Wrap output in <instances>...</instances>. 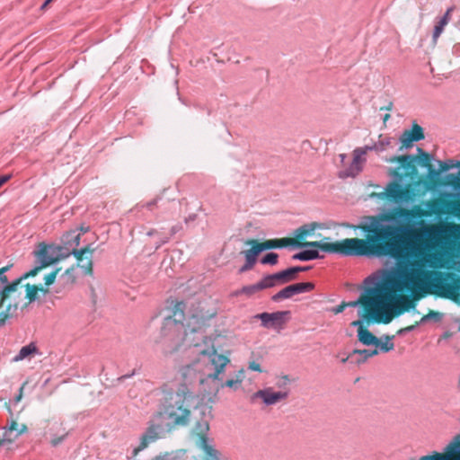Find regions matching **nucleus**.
<instances>
[{"mask_svg": "<svg viewBox=\"0 0 460 460\" xmlns=\"http://www.w3.org/2000/svg\"><path fill=\"white\" fill-rule=\"evenodd\" d=\"M292 243H296L291 240V237H285L280 239H270L264 242H260L262 252L270 249L283 248L292 245Z\"/></svg>", "mask_w": 460, "mask_h": 460, "instance_id": "25", "label": "nucleus"}, {"mask_svg": "<svg viewBox=\"0 0 460 460\" xmlns=\"http://www.w3.org/2000/svg\"><path fill=\"white\" fill-rule=\"evenodd\" d=\"M81 234L75 230L67 232L62 237V243L64 249L66 250V255L72 254L76 259V264L66 270L62 277H66L70 283L75 282V278L72 276L75 267L81 268L85 275L92 276L93 273V254L94 249L90 245L84 248L77 249L80 244Z\"/></svg>", "mask_w": 460, "mask_h": 460, "instance_id": "7", "label": "nucleus"}, {"mask_svg": "<svg viewBox=\"0 0 460 460\" xmlns=\"http://www.w3.org/2000/svg\"><path fill=\"white\" fill-rule=\"evenodd\" d=\"M169 315L164 318L158 341L164 355H172L195 348L196 353L202 357L199 362L209 363L213 371L207 374L208 378L222 380V374L230 363V358L217 353L214 346L201 349L207 343V329L211 320L217 314V307L208 300L197 301L191 305L185 320V305L176 302Z\"/></svg>", "mask_w": 460, "mask_h": 460, "instance_id": "2", "label": "nucleus"}, {"mask_svg": "<svg viewBox=\"0 0 460 460\" xmlns=\"http://www.w3.org/2000/svg\"><path fill=\"white\" fill-rule=\"evenodd\" d=\"M5 440L4 438H0V447L4 444Z\"/></svg>", "mask_w": 460, "mask_h": 460, "instance_id": "50", "label": "nucleus"}, {"mask_svg": "<svg viewBox=\"0 0 460 460\" xmlns=\"http://www.w3.org/2000/svg\"><path fill=\"white\" fill-rule=\"evenodd\" d=\"M260 291H261V290L259 286V283H256L253 285L244 286L241 289L234 291V296L244 295L246 296H252Z\"/></svg>", "mask_w": 460, "mask_h": 460, "instance_id": "33", "label": "nucleus"}, {"mask_svg": "<svg viewBox=\"0 0 460 460\" xmlns=\"http://www.w3.org/2000/svg\"><path fill=\"white\" fill-rule=\"evenodd\" d=\"M393 108V102H389V104L385 107H381L380 110L383 111V110H386V111H391Z\"/></svg>", "mask_w": 460, "mask_h": 460, "instance_id": "46", "label": "nucleus"}, {"mask_svg": "<svg viewBox=\"0 0 460 460\" xmlns=\"http://www.w3.org/2000/svg\"><path fill=\"white\" fill-rule=\"evenodd\" d=\"M439 315H440V314H439V313L435 312V311H433V310H429V312L427 314L423 315V316L421 317V319H420L419 322H416V323H415L414 324H412V325H410V326L404 327V328H402V329H400V330L397 332V333H398V334H401V333H402V332H411V331H412V330H413L417 325H419L420 323H424V322L428 321V320H429V319H430V318H438H438H439Z\"/></svg>", "mask_w": 460, "mask_h": 460, "instance_id": "31", "label": "nucleus"}, {"mask_svg": "<svg viewBox=\"0 0 460 460\" xmlns=\"http://www.w3.org/2000/svg\"><path fill=\"white\" fill-rule=\"evenodd\" d=\"M248 368L252 371H256V372H260V373L262 372V369L261 368V365L255 361L250 362L248 365Z\"/></svg>", "mask_w": 460, "mask_h": 460, "instance_id": "42", "label": "nucleus"}, {"mask_svg": "<svg viewBox=\"0 0 460 460\" xmlns=\"http://www.w3.org/2000/svg\"><path fill=\"white\" fill-rule=\"evenodd\" d=\"M289 311H278L274 313H261L255 315L261 321V325L264 328H271L275 330H281L286 325Z\"/></svg>", "mask_w": 460, "mask_h": 460, "instance_id": "14", "label": "nucleus"}, {"mask_svg": "<svg viewBox=\"0 0 460 460\" xmlns=\"http://www.w3.org/2000/svg\"><path fill=\"white\" fill-rule=\"evenodd\" d=\"M198 364L199 362H196L193 365H188L181 368V376L186 381H191L196 378L197 374L195 367L198 366Z\"/></svg>", "mask_w": 460, "mask_h": 460, "instance_id": "35", "label": "nucleus"}, {"mask_svg": "<svg viewBox=\"0 0 460 460\" xmlns=\"http://www.w3.org/2000/svg\"><path fill=\"white\" fill-rule=\"evenodd\" d=\"M169 434L167 430L154 417L148 421L147 428L140 437L139 445L132 452L133 457H136L141 451L147 448L151 444Z\"/></svg>", "mask_w": 460, "mask_h": 460, "instance_id": "10", "label": "nucleus"}, {"mask_svg": "<svg viewBox=\"0 0 460 460\" xmlns=\"http://www.w3.org/2000/svg\"><path fill=\"white\" fill-rule=\"evenodd\" d=\"M69 432L66 430L63 423L54 425L49 429L50 444L52 447L60 445L68 436Z\"/></svg>", "mask_w": 460, "mask_h": 460, "instance_id": "22", "label": "nucleus"}, {"mask_svg": "<svg viewBox=\"0 0 460 460\" xmlns=\"http://www.w3.org/2000/svg\"><path fill=\"white\" fill-rule=\"evenodd\" d=\"M60 271V269H57L48 275L45 276V287L41 285L29 284L27 283L25 287V298L28 299V302L23 305L27 306L28 304L35 301L38 298V293L41 292L46 295L49 292V287L55 282L57 275Z\"/></svg>", "mask_w": 460, "mask_h": 460, "instance_id": "13", "label": "nucleus"}, {"mask_svg": "<svg viewBox=\"0 0 460 460\" xmlns=\"http://www.w3.org/2000/svg\"><path fill=\"white\" fill-rule=\"evenodd\" d=\"M390 117H391V116H390V114H389V113H386V114L384 116V118H383L384 122L385 123V122L390 119Z\"/></svg>", "mask_w": 460, "mask_h": 460, "instance_id": "47", "label": "nucleus"}, {"mask_svg": "<svg viewBox=\"0 0 460 460\" xmlns=\"http://www.w3.org/2000/svg\"><path fill=\"white\" fill-rule=\"evenodd\" d=\"M453 167H460V160L456 163H455L454 160L439 162V169L441 172H446Z\"/></svg>", "mask_w": 460, "mask_h": 460, "instance_id": "40", "label": "nucleus"}, {"mask_svg": "<svg viewBox=\"0 0 460 460\" xmlns=\"http://www.w3.org/2000/svg\"><path fill=\"white\" fill-rule=\"evenodd\" d=\"M49 246H48L44 243H39L38 249L33 252V255L36 258V261L39 264L31 270H29L28 272L24 273L23 279L35 277L42 270L58 261L57 258L53 257L51 254L49 253Z\"/></svg>", "mask_w": 460, "mask_h": 460, "instance_id": "11", "label": "nucleus"}, {"mask_svg": "<svg viewBox=\"0 0 460 460\" xmlns=\"http://www.w3.org/2000/svg\"><path fill=\"white\" fill-rule=\"evenodd\" d=\"M418 153L419 155L417 156L404 155L389 158L387 160L388 163L398 164L396 168L390 169V175L399 180H402L404 178L414 179L418 174L416 166V161H418L422 167L428 168L430 176H438L439 174V171H436L430 164V155L420 147L418 148Z\"/></svg>", "mask_w": 460, "mask_h": 460, "instance_id": "9", "label": "nucleus"}, {"mask_svg": "<svg viewBox=\"0 0 460 460\" xmlns=\"http://www.w3.org/2000/svg\"><path fill=\"white\" fill-rule=\"evenodd\" d=\"M8 429L10 431H17V436L24 434L28 431V428H27L26 424L22 423V424L19 425L18 422L14 420H11Z\"/></svg>", "mask_w": 460, "mask_h": 460, "instance_id": "38", "label": "nucleus"}, {"mask_svg": "<svg viewBox=\"0 0 460 460\" xmlns=\"http://www.w3.org/2000/svg\"><path fill=\"white\" fill-rule=\"evenodd\" d=\"M380 195L389 201L399 203L411 200L414 194L410 185L402 187L397 181H391Z\"/></svg>", "mask_w": 460, "mask_h": 460, "instance_id": "12", "label": "nucleus"}, {"mask_svg": "<svg viewBox=\"0 0 460 460\" xmlns=\"http://www.w3.org/2000/svg\"><path fill=\"white\" fill-rule=\"evenodd\" d=\"M288 398L287 392H276L272 387H267L255 392L252 395V401L254 402L257 399H261L266 405H273Z\"/></svg>", "mask_w": 460, "mask_h": 460, "instance_id": "17", "label": "nucleus"}, {"mask_svg": "<svg viewBox=\"0 0 460 460\" xmlns=\"http://www.w3.org/2000/svg\"><path fill=\"white\" fill-rule=\"evenodd\" d=\"M402 277L398 274V266L394 272L386 276L382 281L377 282L374 287L364 289L358 298L355 301L341 302L339 305L331 309L334 314H341L346 307H358V315L367 317L370 313V306L386 291L389 288L404 289Z\"/></svg>", "mask_w": 460, "mask_h": 460, "instance_id": "6", "label": "nucleus"}, {"mask_svg": "<svg viewBox=\"0 0 460 460\" xmlns=\"http://www.w3.org/2000/svg\"><path fill=\"white\" fill-rule=\"evenodd\" d=\"M39 353V349L35 343L31 342L30 344L22 347L19 353L13 358V361H22L26 358H31L35 354Z\"/></svg>", "mask_w": 460, "mask_h": 460, "instance_id": "26", "label": "nucleus"}, {"mask_svg": "<svg viewBox=\"0 0 460 460\" xmlns=\"http://www.w3.org/2000/svg\"><path fill=\"white\" fill-rule=\"evenodd\" d=\"M367 151L364 148H356L353 151V161L349 168L344 172L345 177H354L356 176L362 169V165L365 162L364 155Z\"/></svg>", "mask_w": 460, "mask_h": 460, "instance_id": "19", "label": "nucleus"}, {"mask_svg": "<svg viewBox=\"0 0 460 460\" xmlns=\"http://www.w3.org/2000/svg\"><path fill=\"white\" fill-rule=\"evenodd\" d=\"M25 385H26V383L22 384V385L21 386L18 395L15 396V398H14L15 402H19L22 400V394H23V388H24Z\"/></svg>", "mask_w": 460, "mask_h": 460, "instance_id": "43", "label": "nucleus"}, {"mask_svg": "<svg viewBox=\"0 0 460 460\" xmlns=\"http://www.w3.org/2000/svg\"><path fill=\"white\" fill-rule=\"evenodd\" d=\"M394 335H385L381 338H378V341L376 343V349H378L380 352H389L394 349V344L393 342Z\"/></svg>", "mask_w": 460, "mask_h": 460, "instance_id": "30", "label": "nucleus"}, {"mask_svg": "<svg viewBox=\"0 0 460 460\" xmlns=\"http://www.w3.org/2000/svg\"><path fill=\"white\" fill-rule=\"evenodd\" d=\"M379 353L378 349H354L352 356H358L355 358L354 362L358 365L365 363L369 358L376 356Z\"/></svg>", "mask_w": 460, "mask_h": 460, "instance_id": "29", "label": "nucleus"}, {"mask_svg": "<svg viewBox=\"0 0 460 460\" xmlns=\"http://www.w3.org/2000/svg\"><path fill=\"white\" fill-rule=\"evenodd\" d=\"M181 229V225H175V226L171 227L170 232L168 234H161L160 233H158L157 230L151 229L150 231L147 232V235H149V236L159 235L160 241H159L158 246H161L162 244H164L167 242H169V240L176 233H178Z\"/></svg>", "mask_w": 460, "mask_h": 460, "instance_id": "28", "label": "nucleus"}, {"mask_svg": "<svg viewBox=\"0 0 460 460\" xmlns=\"http://www.w3.org/2000/svg\"><path fill=\"white\" fill-rule=\"evenodd\" d=\"M254 265H255L254 262L250 261H245L244 265L240 268L239 272L240 273H243V272H245L247 270H252L253 268Z\"/></svg>", "mask_w": 460, "mask_h": 460, "instance_id": "41", "label": "nucleus"}, {"mask_svg": "<svg viewBox=\"0 0 460 460\" xmlns=\"http://www.w3.org/2000/svg\"><path fill=\"white\" fill-rule=\"evenodd\" d=\"M245 377L243 369H240L234 376V377L227 379L226 382L221 383L220 387H228L234 391L238 390Z\"/></svg>", "mask_w": 460, "mask_h": 460, "instance_id": "27", "label": "nucleus"}, {"mask_svg": "<svg viewBox=\"0 0 460 460\" xmlns=\"http://www.w3.org/2000/svg\"><path fill=\"white\" fill-rule=\"evenodd\" d=\"M406 289L389 288L371 306L369 315L359 316L358 320L350 323V326L357 328V337L363 345H376L378 338L373 334L367 326L371 324H388L394 318L405 313L416 311V303L411 294H400Z\"/></svg>", "mask_w": 460, "mask_h": 460, "instance_id": "5", "label": "nucleus"}, {"mask_svg": "<svg viewBox=\"0 0 460 460\" xmlns=\"http://www.w3.org/2000/svg\"><path fill=\"white\" fill-rule=\"evenodd\" d=\"M420 460H460V434L447 447L446 453L434 452L433 455L421 456Z\"/></svg>", "mask_w": 460, "mask_h": 460, "instance_id": "15", "label": "nucleus"}, {"mask_svg": "<svg viewBox=\"0 0 460 460\" xmlns=\"http://www.w3.org/2000/svg\"><path fill=\"white\" fill-rule=\"evenodd\" d=\"M154 460H199L193 456H190L186 450H176L165 452L156 456Z\"/></svg>", "mask_w": 460, "mask_h": 460, "instance_id": "24", "label": "nucleus"}, {"mask_svg": "<svg viewBox=\"0 0 460 460\" xmlns=\"http://www.w3.org/2000/svg\"><path fill=\"white\" fill-rule=\"evenodd\" d=\"M370 225L358 226L344 224L345 227L359 228L367 234V239L347 238L341 242L330 243V237H323L319 241L307 242L305 239L313 235L318 228H323L320 223L313 222L303 225L295 230V237L291 240L292 245L303 247H314L325 252L341 253L347 256H362L369 254L389 255L391 254L399 226L393 225H381L376 217H371Z\"/></svg>", "mask_w": 460, "mask_h": 460, "instance_id": "4", "label": "nucleus"}, {"mask_svg": "<svg viewBox=\"0 0 460 460\" xmlns=\"http://www.w3.org/2000/svg\"><path fill=\"white\" fill-rule=\"evenodd\" d=\"M454 11V7H449L444 15L436 22L433 32H432V45L436 46L438 40V38L444 31L445 27L449 23L451 20V14Z\"/></svg>", "mask_w": 460, "mask_h": 460, "instance_id": "20", "label": "nucleus"}, {"mask_svg": "<svg viewBox=\"0 0 460 460\" xmlns=\"http://www.w3.org/2000/svg\"><path fill=\"white\" fill-rule=\"evenodd\" d=\"M317 258H319V253L317 250H305L292 256L293 260L298 261H310Z\"/></svg>", "mask_w": 460, "mask_h": 460, "instance_id": "32", "label": "nucleus"}, {"mask_svg": "<svg viewBox=\"0 0 460 460\" xmlns=\"http://www.w3.org/2000/svg\"><path fill=\"white\" fill-rule=\"evenodd\" d=\"M314 288V284L312 282H302L289 285L272 296V300L280 301L288 299L295 295L310 292Z\"/></svg>", "mask_w": 460, "mask_h": 460, "instance_id": "16", "label": "nucleus"}, {"mask_svg": "<svg viewBox=\"0 0 460 460\" xmlns=\"http://www.w3.org/2000/svg\"><path fill=\"white\" fill-rule=\"evenodd\" d=\"M401 141V147L400 150H402L403 148H409L412 146L413 142H417L414 137H411L409 130H404L400 137Z\"/></svg>", "mask_w": 460, "mask_h": 460, "instance_id": "36", "label": "nucleus"}, {"mask_svg": "<svg viewBox=\"0 0 460 460\" xmlns=\"http://www.w3.org/2000/svg\"><path fill=\"white\" fill-rule=\"evenodd\" d=\"M83 264H86V259H85V256H84V260H83Z\"/></svg>", "mask_w": 460, "mask_h": 460, "instance_id": "51", "label": "nucleus"}, {"mask_svg": "<svg viewBox=\"0 0 460 460\" xmlns=\"http://www.w3.org/2000/svg\"><path fill=\"white\" fill-rule=\"evenodd\" d=\"M153 417L169 433L192 422L196 446L208 459L218 460L219 452L209 445L207 436L212 419V406L202 402L186 384H181L174 391L164 390L163 402Z\"/></svg>", "mask_w": 460, "mask_h": 460, "instance_id": "3", "label": "nucleus"}, {"mask_svg": "<svg viewBox=\"0 0 460 460\" xmlns=\"http://www.w3.org/2000/svg\"><path fill=\"white\" fill-rule=\"evenodd\" d=\"M244 244L250 246V249L242 251L241 253L244 256L245 261L256 263L258 255L262 252L260 241L257 239H247Z\"/></svg>", "mask_w": 460, "mask_h": 460, "instance_id": "21", "label": "nucleus"}, {"mask_svg": "<svg viewBox=\"0 0 460 460\" xmlns=\"http://www.w3.org/2000/svg\"><path fill=\"white\" fill-rule=\"evenodd\" d=\"M259 283L261 290L270 288L279 284L277 274H271L264 277Z\"/></svg>", "mask_w": 460, "mask_h": 460, "instance_id": "34", "label": "nucleus"}, {"mask_svg": "<svg viewBox=\"0 0 460 460\" xmlns=\"http://www.w3.org/2000/svg\"><path fill=\"white\" fill-rule=\"evenodd\" d=\"M355 358V356H352V352L349 353V355L344 358L341 359V362L342 363H346L349 359H353Z\"/></svg>", "mask_w": 460, "mask_h": 460, "instance_id": "45", "label": "nucleus"}, {"mask_svg": "<svg viewBox=\"0 0 460 460\" xmlns=\"http://www.w3.org/2000/svg\"><path fill=\"white\" fill-rule=\"evenodd\" d=\"M456 208L460 211V201L456 203Z\"/></svg>", "mask_w": 460, "mask_h": 460, "instance_id": "49", "label": "nucleus"}, {"mask_svg": "<svg viewBox=\"0 0 460 460\" xmlns=\"http://www.w3.org/2000/svg\"><path fill=\"white\" fill-rule=\"evenodd\" d=\"M11 266L7 265L0 269V326L4 325L6 321L18 309L22 297L21 282L25 279L22 275L12 283H8V279L4 273Z\"/></svg>", "mask_w": 460, "mask_h": 460, "instance_id": "8", "label": "nucleus"}, {"mask_svg": "<svg viewBox=\"0 0 460 460\" xmlns=\"http://www.w3.org/2000/svg\"><path fill=\"white\" fill-rule=\"evenodd\" d=\"M10 175H3L0 177V187L10 180Z\"/></svg>", "mask_w": 460, "mask_h": 460, "instance_id": "44", "label": "nucleus"}, {"mask_svg": "<svg viewBox=\"0 0 460 460\" xmlns=\"http://www.w3.org/2000/svg\"><path fill=\"white\" fill-rule=\"evenodd\" d=\"M409 132L416 141L422 140L425 137L423 128L417 123H413Z\"/></svg>", "mask_w": 460, "mask_h": 460, "instance_id": "37", "label": "nucleus"}, {"mask_svg": "<svg viewBox=\"0 0 460 460\" xmlns=\"http://www.w3.org/2000/svg\"><path fill=\"white\" fill-rule=\"evenodd\" d=\"M310 268V266H296L277 272L276 274L279 284H285L289 281L295 280L296 279L297 273L308 270Z\"/></svg>", "mask_w": 460, "mask_h": 460, "instance_id": "23", "label": "nucleus"}, {"mask_svg": "<svg viewBox=\"0 0 460 460\" xmlns=\"http://www.w3.org/2000/svg\"><path fill=\"white\" fill-rule=\"evenodd\" d=\"M395 238L390 257L396 261L404 289L417 304L427 295L437 294L454 301L460 299V276L441 271V258L433 243L419 228H402Z\"/></svg>", "mask_w": 460, "mask_h": 460, "instance_id": "1", "label": "nucleus"}, {"mask_svg": "<svg viewBox=\"0 0 460 460\" xmlns=\"http://www.w3.org/2000/svg\"><path fill=\"white\" fill-rule=\"evenodd\" d=\"M278 254L275 252H270L266 254L261 260L262 264L276 265L278 263Z\"/></svg>", "mask_w": 460, "mask_h": 460, "instance_id": "39", "label": "nucleus"}, {"mask_svg": "<svg viewBox=\"0 0 460 460\" xmlns=\"http://www.w3.org/2000/svg\"><path fill=\"white\" fill-rule=\"evenodd\" d=\"M394 217L402 218L407 221L423 218L429 217L430 214L428 210L422 208L419 205L413 206L411 208H396L394 209Z\"/></svg>", "mask_w": 460, "mask_h": 460, "instance_id": "18", "label": "nucleus"}, {"mask_svg": "<svg viewBox=\"0 0 460 460\" xmlns=\"http://www.w3.org/2000/svg\"><path fill=\"white\" fill-rule=\"evenodd\" d=\"M340 157H341V163H344V160H345V158H346V155L341 154V155H340Z\"/></svg>", "mask_w": 460, "mask_h": 460, "instance_id": "48", "label": "nucleus"}]
</instances>
